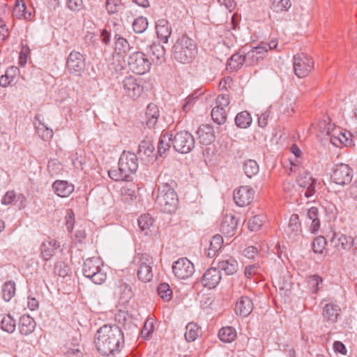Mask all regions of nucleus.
<instances>
[{
    "instance_id": "c756f323",
    "label": "nucleus",
    "mask_w": 357,
    "mask_h": 357,
    "mask_svg": "<svg viewBox=\"0 0 357 357\" xmlns=\"http://www.w3.org/2000/svg\"><path fill=\"white\" fill-rule=\"evenodd\" d=\"M35 119L38 121V125H36V132L38 136L44 141H48L53 137L52 129L47 127L45 123L40 120V115H36Z\"/></svg>"
},
{
    "instance_id": "13d9d810",
    "label": "nucleus",
    "mask_w": 357,
    "mask_h": 357,
    "mask_svg": "<svg viewBox=\"0 0 357 357\" xmlns=\"http://www.w3.org/2000/svg\"><path fill=\"white\" fill-rule=\"evenodd\" d=\"M263 224V218L261 215H255L249 220L248 227L251 231H257Z\"/></svg>"
},
{
    "instance_id": "f03ea898",
    "label": "nucleus",
    "mask_w": 357,
    "mask_h": 357,
    "mask_svg": "<svg viewBox=\"0 0 357 357\" xmlns=\"http://www.w3.org/2000/svg\"><path fill=\"white\" fill-rule=\"evenodd\" d=\"M138 169V158L135 153L123 151L119 160V169H110L108 175L110 178L116 181H130L132 175Z\"/></svg>"
},
{
    "instance_id": "ddd939ff",
    "label": "nucleus",
    "mask_w": 357,
    "mask_h": 357,
    "mask_svg": "<svg viewBox=\"0 0 357 357\" xmlns=\"http://www.w3.org/2000/svg\"><path fill=\"white\" fill-rule=\"evenodd\" d=\"M122 86L125 94L133 99L139 98L143 92L140 81L132 76L125 77L122 81Z\"/></svg>"
},
{
    "instance_id": "412c9836",
    "label": "nucleus",
    "mask_w": 357,
    "mask_h": 357,
    "mask_svg": "<svg viewBox=\"0 0 357 357\" xmlns=\"http://www.w3.org/2000/svg\"><path fill=\"white\" fill-rule=\"evenodd\" d=\"M197 134L199 142L202 145H208L215 139L213 129L207 124L200 126L197 131Z\"/></svg>"
},
{
    "instance_id": "423d86ee",
    "label": "nucleus",
    "mask_w": 357,
    "mask_h": 357,
    "mask_svg": "<svg viewBox=\"0 0 357 357\" xmlns=\"http://www.w3.org/2000/svg\"><path fill=\"white\" fill-rule=\"evenodd\" d=\"M133 263L138 267L137 275L139 280L144 282H150L153 276V258L147 254H137L134 258Z\"/></svg>"
},
{
    "instance_id": "8fccbe9b",
    "label": "nucleus",
    "mask_w": 357,
    "mask_h": 357,
    "mask_svg": "<svg viewBox=\"0 0 357 357\" xmlns=\"http://www.w3.org/2000/svg\"><path fill=\"white\" fill-rule=\"evenodd\" d=\"M153 218L149 213L142 215L138 219V225L142 231H146L153 225Z\"/></svg>"
},
{
    "instance_id": "a211bd4d",
    "label": "nucleus",
    "mask_w": 357,
    "mask_h": 357,
    "mask_svg": "<svg viewBox=\"0 0 357 357\" xmlns=\"http://www.w3.org/2000/svg\"><path fill=\"white\" fill-rule=\"evenodd\" d=\"M155 150L154 146L149 141H142L139 144L137 154L139 158L145 162H151L153 161Z\"/></svg>"
},
{
    "instance_id": "864d4df0",
    "label": "nucleus",
    "mask_w": 357,
    "mask_h": 357,
    "mask_svg": "<svg viewBox=\"0 0 357 357\" xmlns=\"http://www.w3.org/2000/svg\"><path fill=\"white\" fill-rule=\"evenodd\" d=\"M326 245V240L322 236L316 237L312 243V247L313 251L315 253H319V254L322 253L323 250L325 249Z\"/></svg>"
},
{
    "instance_id": "bf43d9fd",
    "label": "nucleus",
    "mask_w": 357,
    "mask_h": 357,
    "mask_svg": "<svg viewBox=\"0 0 357 357\" xmlns=\"http://www.w3.org/2000/svg\"><path fill=\"white\" fill-rule=\"evenodd\" d=\"M54 272L60 277H66L68 275L69 272L68 266L62 262H58L55 264Z\"/></svg>"
},
{
    "instance_id": "2eb2a0df",
    "label": "nucleus",
    "mask_w": 357,
    "mask_h": 357,
    "mask_svg": "<svg viewBox=\"0 0 357 357\" xmlns=\"http://www.w3.org/2000/svg\"><path fill=\"white\" fill-rule=\"evenodd\" d=\"M266 45H259L248 52H244V59H245L246 61V66H256L266 56Z\"/></svg>"
},
{
    "instance_id": "0eeeda50",
    "label": "nucleus",
    "mask_w": 357,
    "mask_h": 357,
    "mask_svg": "<svg viewBox=\"0 0 357 357\" xmlns=\"http://www.w3.org/2000/svg\"><path fill=\"white\" fill-rule=\"evenodd\" d=\"M195 144V138L188 131L181 130L173 135L172 146L178 153H190L194 149Z\"/></svg>"
},
{
    "instance_id": "7c9ffc66",
    "label": "nucleus",
    "mask_w": 357,
    "mask_h": 357,
    "mask_svg": "<svg viewBox=\"0 0 357 357\" xmlns=\"http://www.w3.org/2000/svg\"><path fill=\"white\" fill-rule=\"evenodd\" d=\"M173 141V134L165 132L160 135L158 151L160 156L165 154L171 147Z\"/></svg>"
},
{
    "instance_id": "72a5a7b5",
    "label": "nucleus",
    "mask_w": 357,
    "mask_h": 357,
    "mask_svg": "<svg viewBox=\"0 0 357 357\" xmlns=\"http://www.w3.org/2000/svg\"><path fill=\"white\" fill-rule=\"evenodd\" d=\"M246 64L245 59H244V53H236L233 54L228 60L227 63V69L230 70H238L243 63Z\"/></svg>"
},
{
    "instance_id": "4be33fe9",
    "label": "nucleus",
    "mask_w": 357,
    "mask_h": 357,
    "mask_svg": "<svg viewBox=\"0 0 357 357\" xmlns=\"http://www.w3.org/2000/svg\"><path fill=\"white\" fill-rule=\"evenodd\" d=\"M147 54L153 63L160 64L165 61V50L160 43H153L149 47Z\"/></svg>"
},
{
    "instance_id": "09e8293b",
    "label": "nucleus",
    "mask_w": 357,
    "mask_h": 357,
    "mask_svg": "<svg viewBox=\"0 0 357 357\" xmlns=\"http://www.w3.org/2000/svg\"><path fill=\"white\" fill-rule=\"evenodd\" d=\"M154 331V320L153 319H147L144 322V326L141 331L142 338L149 340L152 337Z\"/></svg>"
},
{
    "instance_id": "bb28decb",
    "label": "nucleus",
    "mask_w": 357,
    "mask_h": 357,
    "mask_svg": "<svg viewBox=\"0 0 357 357\" xmlns=\"http://www.w3.org/2000/svg\"><path fill=\"white\" fill-rule=\"evenodd\" d=\"M159 116L160 114L158 106L153 103L149 104L145 112L146 126L149 128H153L157 123Z\"/></svg>"
},
{
    "instance_id": "338daca9",
    "label": "nucleus",
    "mask_w": 357,
    "mask_h": 357,
    "mask_svg": "<svg viewBox=\"0 0 357 357\" xmlns=\"http://www.w3.org/2000/svg\"><path fill=\"white\" fill-rule=\"evenodd\" d=\"M333 349L335 352H338L342 354H346L347 349L344 344L340 341H335L333 343Z\"/></svg>"
},
{
    "instance_id": "f8f14e48",
    "label": "nucleus",
    "mask_w": 357,
    "mask_h": 357,
    "mask_svg": "<svg viewBox=\"0 0 357 357\" xmlns=\"http://www.w3.org/2000/svg\"><path fill=\"white\" fill-rule=\"evenodd\" d=\"M172 271L174 275L178 279L185 280L191 277L195 268L193 264L187 258H180L172 265Z\"/></svg>"
},
{
    "instance_id": "79ce46f5",
    "label": "nucleus",
    "mask_w": 357,
    "mask_h": 357,
    "mask_svg": "<svg viewBox=\"0 0 357 357\" xmlns=\"http://www.w3.org/2000/svg\"><path fill=\"white\" fill-rule=\"evenodd\" d=\"M235 123L239 128H248L252 123V118L250 113L247 111L238 113L235 118Z\"/></svg>"
},
{
    "instance_id": "de8ad7c7",
    "label": "nucleus",
    "mask_w": 357,
    "mask_h": 357,
    "mask_svg": "<svg viewBox=\"0 0 357 357\" xmlns=\"http://www.w3.org/2000/svg\"><path fill=\"white\" fill-rule=\"evenodd\" d=\"M211 117L214 122L218 125L223 124L227 119V115L225 109L215 107L211 111Z\"/></svg>"
},
{
    "instance_id": "052dcab7",
    "label": "nucleus",
    "mask_w": 357,
    "mask_h": 357,
    "mask_svg": "<svg viewBox=\"0 0 357 357\" xmlns=\"http://www.w3.org/2000/svg\"><path fill=\"white\" fill-rule=\"evenodd\" d=\"M319 127L323 134L328 136L331 135V132L334 130V124L331 123H327L326 121H321L319 123Z\"/></svg>"
},
{
    "instance_id": "4c0bfd02",
    "label": "nucleus",
    "mask_w": 357,
    "mask_h": 357,
    "mask_svg": "<svg viewBox=\"0 0 357 357\" xmlns=\"http://www.w3.org/2000/svg\"><path fill=\"white\" fill-rule=\"evenodd\" d=\"M15 283L10 280L6 282L2 287V296L6 302L10 301L15 295Z\"/></svg>"
},
{
    "instance_id": "c9c22d12",
    "label": "nucleus",
    "mask_w": 357,
    "mask_h": 357,
    "mask_svg": "<svg viewBox=\"0 0 357 357\" xmlns=\"http://www.w3.org/2000/svg\"><path fill=\"white\" fill-rule=\"evenodd\" d=\"M218 336L222 342H231L236 337V332L233 327H223L219 331Z\"/></svg>"
},
{
    "instance_id": "aec40b11",
    "label": "nucleus",
    "mask_w": 357,
    "mask_h": 357,
    "mask_svg": "<svg viewBox=\"0 0 357 357\" xmlns=\"http://www.w3.org/2000/svg\"><path fill=\"white\" fill-rule=\"evenodd\" d=\"M238 220L236 217L231 214L226 215L221 222L220 230L227 236H232L237 229Z\"/></svg>"
},
{
    "instance_id": "49530a36",
    "label": "nucleus",
    "mask_w": 357,
    "mask_h": 357,
    "mask_svg": "<svg viewBox=\"0 0 357 357\" xmlns=\"http://www.w3.org/2000/svg\"><path fill=\"white\" fill-rule=\"evenodd\" d=\"M19 72V69L17 67L12 66L6 72V74L2 75L0 77V85L3 87H6L8 85L11 84L14 81V75H10V73H13V74H17Z\"/></svg>"
},
{
    "instance_id": "a18cd8bd",
    "label": "nucleus",
    "mask_w": 357,
    "mask_h": 357,
    "mask_svg": "<svg viewBox=\"0 0 357 357\" xmlns=\"http://www.w3.org/2000/svg\"><path fill=\"white\" fill-rule=\"evenodd\" d=\"M294 99L289 94H284L281 98V107L282 112L290 114L294 112Z\"/></svg>"
},
{
    "instance_id": "5fc2aeb1",
    "label": "nucleus",
    "mask_w": 357,
    "mask_h": 357,
    "mask_svg": "<svg viewBox=\"0 0 357 357\" xmlns=\"http://www.w3.org/2000/svg\"><path fill=\"white\" fill-rule=\"evenodd\" d=\"M286 233L289 238L291 240H297L301 235V225H290L288 224V227L286 229Z\"/></svg>"
},
{
    "instance_id": "774afa93",
    "label": "nucleus",
    "mask_w": 357,
    "mask_h": 357,
    "mask_svg": "<svg viewBox=\"0 0 357 357\" xmlns=\"http://www.w3.org/2000/svg\"><path fill=\"white\" fill-rule=\"evenodd\" d=\"M349 194L352 199L357 201V180L349 188Z\"/></svg>"
},
{
    "instance_id": "20e7f679",
    "label": "nucleus",
    "mask_w": 357,
    "mask_h": 357,
    "mask_svg": "<svg viewBox=\"0 0 357 357\" xmlns=\"http://www.w3.org/2000/svg\"><path fill=\"white\" fill-rule=\"evenodd\" d=\"M197 52V49L195 43L186 36L178 38L172 48L174 59L181 63H190L195 57Z\"/></svg>"
},
{
    "instance_id": "6ab92c4d",
    "label": "nucleus",
    "mask_w": 357,
    "mask_h": 357,
    "mask_svg": "<svg viewBox=\"0 0 357 357\" xmlns=\"http://www.w3.org/2000/svg\"><path fill=\"white\" fill-rule=\"evenodd\" d=\"M59 244L54 239L48 238L40 245V256L45 261H48L59 248Z\"/></svg>"
},
{
    "instance_id": "680f3d73",
    "label": "nucleus",
    "mask_w": 357,
    "mask_h": 357,
    "mask_svg": "<svg viewBox=\"0 0 357 357\" xmlns=\"http://www.w3.org/2000/svg\"><path fill=\"white\" fill-rule=\"evenodd\" d=\"M67 6L73 11H79L84 7L82 0H68Z\"/></svg>"
},
{
    "instance_id": "473e14b6",
    "label": "nucleus",
    "mask_w": 357,
    "mask_h": 357,
    "mask_svg": "<svg viewBox=\"0 0 357 357\" xmlns=\"http://www.w3.org/2000/svg\"><path fill=\"white\" fill-rule=\"evenodd\" d=\"M340 312V308L337 305L328 303L324 308L323 315L327 320L335 322L337 321Z\"/></svg>"
},
{
    "instance_id": "1a4fd4ad",
    "label": "nucleus",
    "mask_w": 357,
    "mask_h": 357,
    "mask_svg": "<svg viewBox=\"0 0 357 357\" xmlns=\"http://www.w3.org/2000/svg\"><path fill=\"white\" fill-rule=\"evenodd\" d=\"M352 178L353 170L348 165L340 163L333 166L331 179L335 183L345 185L350 183Z\"/></svg>"
},
{
    "instance_id": "393cba45",
    "label": "nucleus",
    "mask_w": 357,
    "mask_h": 357,
    "mask_svg": "<svg viewBox=\"0 0 357 357\" xmlns=\"http://www.w3.org/2000/svg\"><path fill=\"white\" fill-rule=\"evenodd\" d=\"M114 294L123 304L128 303L132 296L131 287L123 282H119V284L116 287Z\"/></svg>"
},
{
    "instance_id": "4468645a",
    "label": "nucleus",
    "mask_w": 357,
    "mask_h": 357,
    "mask_svg": "<svg viewBox=\"0 0 357 357\" xmlns=\"http://www.w3.org/2000/svg\"><path fill=\"white\" fill-rule=\"evenodd\" d=\"M254 190L249 186H241L234 191V200L237 206L243 207L249 205L253 200Z\"/></svg>"
},
{
    "instance_id": "e433bc0d",
    "label": "nucleus",
    "mask_w": 357,
    "mask_h": 357,
    "mask_svg": "<svg viewBox=\"0 0 357 357\" xmlns=\"http://www.w3.org/2000/svg\"><path fill=\"white\" fill-rule=\"evenodd\" d=\"M115 41V51L118 54L123 55L126 54L130 50V46L129 43L119 35L116 34L114 36Z\"/></svg>"
},
{
    "instance_id": "f3484780",
    "label": "nucleus",
    "mask_w": 357,
    "mask_h": 357,
    "mask_svg": "<svg viewBox=\"0 0 357 357\" xmlns=\"http://www.w3.org/2000/svg\"><path fill=\"white\" fill-rule=\"evenodd\" d=\"M221 278V273L218 268H210L203 275L201 282L204 287L213 289L219 284Z\"/></svg>"
},
{
    "instance_id": "9b49d317",
    "label": "nucleus",
    "mask_w": 357,
    "mask_h": 357,
    "mask_svg": "<svg viewBox=\"0 0 357 357\" xmlns=\"http://www.w3.org/2000/svg\"><path fill=\"white\" fill-rule=\"evenodd\" d=\"M85 66V59L80 52L73 51L70 53L66 61V68L70 74L81 76Z\"/></svg>"
},
{
    "instance_id": "e2e57ef3",
    "label": "nucleus",
    "mask_w": 357,
    "mask_h": 357,
    "mask_svg": "<svg viewBox=\"0 0 357 357\" xmlns=\"http://www.w3.org/2000/svg\"><path fill=\"white\" fill-rule=\"evenodd\" d=\"M197 99V96H195L194 94L190 95L185 99V102L183 105L182 109L185 112H188L192 107L194 105L196 100Z\"/></svg>"
},
{
    "instance_id": "69168bd1",
    "label": "nucleus",
    "mask_w": 357,
    "mask_h": 357,
    "mask_svg": "<svg viewBox=\"0 0 357 357\" xmlns=\"http://www.w3.org/2000/svg\"><path fill=\"white\" fill-rule=\"evenodd\" d=\"M221 6H224L229 12L234 10L236 8L234 0H218Z\"/></svg>"
},
{
    "instance_id": "6e6552de",
    "label": "nucleus",
    "mask_w": 357,
    "mask_h": 357,
    "mask_svg": "<svg viewBox=\"0 0 357 357\" xmlns=\"http://www.w3.org/2000/svg\"><path fill=\"white\" fill-rule=\"evenodd\" d=\"M130 69L138 75H144L149 71L151 66L147 56L141 52H135L130 54L128 59Z\"/></svg>"
},
{
    "instance_id": "c03bdc74",
    "label": "nucleus",
    "mask_w": 357,
    "mask_h": 357,
    "mask_svg": "<svg viewBox=\"0 0 357 357\" xmlns=\"http://www.w3.org/2000/svg\"><path fill=\"white\" fill-rule=\"evenodd\" d=\"M26 6L25 3L21 1H17L14 8H13V15L17 18H22L24 17V19H28L31 17V13H27L26 11Z\"/></svg>"
},
{
    "instance_id": "cd10ccee",
    "label": "nucleus",
    "mask_w": 357,
    "mask_h": 357,
    "mask_svg": "<svg viewBox=\"0 0 357 357\" xmlns=\"http://www.w3.org/2000/svg\"><path fill=\"white\" fill-rule=\"evenodd\" d=\"M52 188L59 197H66L73 192L74 186L66 181H56L52 185Z\"/></svg>"
},
{
    "instance_id": "dca6fc26",
    "label": "nucleus",
    "mask_w": 357,
    "mask_h": 357,
    "mask_svg": "<svg viewBox=\"0 0 357 357\" xmlns=\"http://www.w3.org/2000/svg\"><path fill=\"white\" fill-rule=\"evenodd\" d=\"M296 181L300 187L305 189L304 195L307 198L312 197L314 194V184L316 181L312 178L309 172H303V173H301Z\"/></svg>"
},
{
    "instance_id": "b1692460",
    "label": "nucleus",
    "mask_w": 357,
    "mask_h": 357,
    "mask_svg": "<svg viewBox=\"0 0 357 357\" xmlns=\"http://www.w3.org/2000/svg\"><path fill=\"white\" fill-rule=\"evenodd\" d=\"M155 29L158 38L163 43H167L172 33L168 21L165 19L158 20L155 24Z\"/></svg>"
},
{
    "instance_id": "58836bf2",
    "label": "nucleus",
    "mask_w": 357,
    "mask_h": 357,
    "mask_svg": "<svg viewBox=\"0 0 357 357\" xmlns=\"http://www.w3.org/2000/svg\"><path fill=\"white\" fill-rule=\"evenodd\" d=\"M243 169L248 178H252L258 174L259 167L255 160L250 159L243 162Z\"/></svg>"
},
{
    "instance_id": "39448f33",
    "label": "nucleus",
    "mask_w": 357,
    "mask_h": 357,
    "mask_svg": "<svg viewBox=\"0 0 357 357\" xmlns=\"http://www.w3.org/2000/svg\"><path fill=\"white\" fill-rule=\"evenodd\" d=\"M102 262L100 257L87 258L83 264L84 275L90 278L95 284H102L107 278V275L102 271Z\"/></svg>"
},
{
    "instance_id": "9d476101",
    "label": "nucleus",
    "mask_w": 357,
    "mask_h": 357,
    "mask_svg": "<svg viewBox=\"0 0 357 357\" xmlns=\"http://www.w3.org/2000/svg\"><path fill=\"white\" fill-rule=\"evenodd\" d=\"M294 70L298 77H304L313 68L314 62L304 53L297 54L294 56Z\"/></svg>"
},
{
    "instance_id": "2f4dec72",
    "label": "nucleus",
    "mask_w": 357,
    "mask_h": 357,
    "mask_svg": "<svg viewBox=\"0 0 357 357\" xmlns=\"http://www.w3.org/2000/svg\"><path fill=\"white\" fill-rule=\"evenodd\" d=\"M307 218L311 221L310 230L312 233H316L320 227L319 219V210L317 207H311L307 213Z\"/></svg>"
},
{
    "instance_id": "f257e3e1",
    "label": "nucleus",
    "mask_w": 357,
    "mask_h": 357,
    "mask_svg": "<svg viewBox=\"0 0 357 357\" xmlns=\"http://www.w3.org/2000/svg\"><path fill=\"white\" fill-rule=\"evenodd\" d=\"M124 342L123 333L116 324H105L100 327L94 338L98 351L107 356L119 354L124 347Z\"/></svg>"
},
{
    "instance_id": "0e129e2a",
    "label": "nucleus",
    "mask_w": 357,
    "mask_h": 357,
    "mask_svg": "<svg viewBox=\"0 0 357 357\" xmlns=\"http://www.w3.org/2000/svg\"><path fill=\"white\" fill-rule=\"evenodd\" d=\"M229 104V97L227 95H219L216 98V107L225 109Z\"/></svg>"
},
{
    "instance_id": "c85d7f7f",
    "label": "nucleus",
    "mask_w": 357,
    "mask_h": 357,
    "mask_svg": "<svg viewBox=\"0 0 357 357\" xmlns=\"http://www.w3.org/2000/svg\"><path fill=\"white\" fill-rule=\"evenodd\" d=\"M238 268V264L237 261L231 257H228L218 262V269L224 271L228 275L236 273Z\"/></svg>"
},
{
    "instance_id": "37998d69",
    "label": "nucleus",
    "mask_w": 357,
    "mask_h": 357,
    "mask_svg": "<svg viewBox=\"0 0 357 357\" xmlns=\"http://www.w3.org/2000/svg\"><path fill=\"white\" fill-rule=\"evenodd\" d=\"M199 326L195 323H189L185 327V338L188 342L195 341L199 335Z\"/></svg>"
},
{
    "instance_id": "6e6d98bb",
    "label": "nucleus",
    "mask_w": 357,
    "mask_h": 357,
    "mask_svg": "<svg viewBox=\"0 0 357 357\" xmlns=\"http://www.w3.org/2000/svg\"><path fill=\"white\" fill-rule=\"evenodd\" d=\"M16 197L17 200H20L21 203L25 201V197L23 195L20 194L17 197L14 191H8L3 197L1 204L4 205L10 204Z\"/></svg>"
},
{
    "instance_id": "4d7b16f0",
    "label": "nucleus",
    "mask_w": 357,
    "mask_h": 357,
    "mask_svg": "<svg viewBox=\"0 0 357 357\" xmlns=\"http://www.w3.org/2000/svg\"><path fill=\"white\" fill-rule=\"evenodd\" d=\"M121 7V0H106V9L109 14L116 13Z\"/></svg>"
},
{
    "instance_id": "5701e85b",
    "label": "nucleus",
    "mask_w": 357,
    "mask_h": 357,
    "mask_svg": "<svg viewBox=\"0 0 357 357\" xmlns=\"http://www.w3.org/2000/svg\"><path fill=\"white\" fill-rule=\"evenodd\" d=\"M253 310V303L248 296H242L236 302L235 311L241 317L248 316Z\"/></svg>"
},
{
    "instance_id": "603ef678",
    "label": "nucleus",
    "mask_w": 357,
    "mask_h": 357,
    "mask_svg": "<svg viewBox=\"0 0 357 357\" xmlns=\"http://www.w3.org/2000/svg\"><path fill=\"white\" fill-rule=\"evenodd\" d=\"M148 27V21L146 17H139L132 23L133 31L137 33H143Z\"/></svg>"
},
{
    "instance_id": "a878e982",
    "label": "nucleus",
    "mask_w": 357,
    "mask_h": 357,
    "mask_svg": "<svg viewBox=\"0 0 357 357\" xmlns=\"http://www.w3.org/2000/svg\"><path fill=\"white\" fill-rule=\"evenodd\" d=\"M36 324L34 319L27 314H23L19 321V329L21 334L28 335L33 332Z\"/></svg>"
},
{
    "instance_id": "3c124183",
    "label": "nucleus",
    "mask_w": 357,
    "mask_h": 357,
    "mask_svg": "<svg viewBox=\"0 0 357 357\" xmlns=\"http://www.w3.org/2000/svg\"><path fill=\"white\" fill-rule=\"evenodd\" d=\"M158 295L165 301H168L172 298V291L167 283H161L158 287Z\"/></svg>"
},
{
    "instance_id": "7ed1b4c3",
    "label": "nucleus",
    "mask_w": 357,
    "mask_h": 357,
    "mask_svg": "<svg viewBox=\"0 0 357 357\" xmlns=\"http://www.w3.org/2000/svg\"><path fill=\"white\" fill-rule=\"evenodd\" d=\"M174 185L175 182L169 180L168 182H163L158 185V194L155 202L165 213L174 212L178 204V196L174 189Z\"/></svg>"
},
{
    "instance_id": "f704fd0d",
    "label": "nucleus",
    "mask_w": 357,
    "mask_h": 357,
    "mask_svg": "<svg viewBox=\"0 0 357 357\" xmlns=\"http://www.w3.org/2000/svg\"><path fill=\"white\" fill-rule=\"evenodd\" d=\"M223 243V238L220 235H215L210 243L206 255L209 258L213 257L220 250Z\"/></svg>"
},
{
    "instance_id": "ea45409f",
    "label": "nucleus",
    "mask_w": 357,
    "mask_h": 357,
    "mask_svg": "<svg viewBox=\"0 0 357 357\" xmlns=\"http://www.w3.org/2000/svg\"><path fill=\"white\" fill-rule=\"evenodd\" d=\"M0 325L3 331L12 333L15 330L16 321L10 314H6L3 316Z\"/></svg>"
},
{
    "instance_id": "a19ab883",
    "label": "nucleus",
    "mask_w": 357,
    "mask_h": 357,
    "mask_svg": "<svg viewBox=\"0 0 357 357\" xmlns=\"http://www.w3.org/2000/svg\"><path fill=\"white\" fill-rule=\"evenodd\" d=\"M354 243V239L352 237L342 234L335 241V246L338 250H347L352 247Z\"/></svg>"
}]
</instances>
